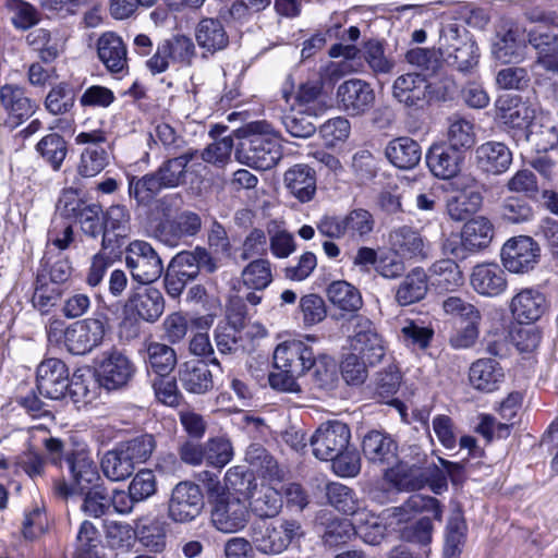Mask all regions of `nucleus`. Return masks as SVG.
I'll list each match as a JSON object with an SVG mask.
<instances>
[{
    "instance_id": "obj_1",
    "label": "nucleus",
    "mask_w": 558,
    "mask_h": 558,
    "mask_svg": "<svg viewBox=\"0 0 558 558\" xmlns=\"http://www.w3.org/2000/svg\"><path fill=\"white\" fill-rule=\"evenodd\" d=\"M245 135L235 148V158L248 167L269 170L282 158V146L279 136L265 121L247 124Z\"/></svg>"
},
{
    "instance_id": "obj_2",
    "label": "nucleus",
    "mask_w": 558,
    "mask_h": 558,
    "mask_svg": "<svg viewBox=\"0 0 558 558\" xmlns=\"http://www.w3.org/2000/svg\"><path fill=\"white\" fill-rule=\"evenodd\" d=\"M248 535L256 549L265 555H279L293 543L300 542L305 532L300 521L282 518L277 521L254 522Z\"/></svg>"
},
{
    "instance_id": "obj_3",
    "label": "nucleus",
    "mask_w": 558,
    "mask_h": 558,
    "mask_svg": "<svg viewBox=\"0 0 558 558\" xmlns=\"http://www.w3.org/2000/svg\"><path fill=\"white\" fill-rule=\"evenodd\" d=\"M165 311V298L155 287L138 288L129 296L120 325L121 333L135 338L140 333V322L155 323Z\"/></svg>"
},
{
    "instance_id": "obj_4",
    "label": "nucleus",
    "mask_w": 558,
    "mask_h": 558,
    "mask_svg": "<svg viewBox=\"0 0 558 558\" xmlns=\"http://www.w3.org/2000/svg\"><path fill=\"white\" fill-rule=\"evenodd\" d=\"M444 59L460 72H470L478 63V47L456 24L445 26L439 37Z\"/></svg>"
},
{
    "instance_id": "obj_5",
    "label": "nucleus",
    "mask_w": 558,
    "mask_h": 558,
    "mask_svg": "<svg viewBox=\"0 0 558 558\" xmlns=\"http://www.w3.org/2000/svg\"><path fill=\"white\" fill-rule=\"evenodd\" d=\"M107 329V316L99 313L92 318L75 322L64 329V343L71 353L86 354L101 344Z\"/></svg>"
},
{
    "instance_id": "obj_6",
    "label": "nucleus",
    "mask_w": 558,
    "mask_h": 558,
    "mask_svg": "<svg viewBox=\"0 0 558 558\" xmlns=\"http://www.w3.org/2000/svg\"><path fill=\"white\" fill-rule=\"evenodd\" d=\"M125 264L133 279L148 284L160 278L163 264L156 250L146 241L134 240L125 251Z\"/></svg>"
},
{
    "instance_id": "obj_7",
    "label": "nucleus",
    "mask_w": 558,
    "mask_h": 558,
    "mask_svg": "<svg viewBox=\"0 0 558 558\" xmlns=\"http://www.w3.org/2000/svg\"><path fill=\"white\" fill-rule=\"evenodd\" d=\"M75 143L86 145L81 153L77 172L84 178H93L100 173L109 163V144L102 130L81 132L75 136Z\"/></svg>"
},
{
    "instance_id": "obj_8",
    "label": "nucleus",
    "mask_w": 558,
    "mask_h": 558,
    "mask_svg": "<svg viewBox=\"0 0 558 558\" xmlns=\"http://www.w3.org/2000/svg\"><path fill=\"white\" fill-rule=\"evenodd\" d=\"M352 331L349 335L350 348L368 365L378 364L385 356V345L373 322L367 317L355 315L351 318Z\"/></svg>"
},
{
    "instance_id": "obj_9",
    "label": "nucleus",
    "mask_w": 558,
    "mask_h": 558,
    "mask_svg": "<svg viewBox=\"0 0 558 558\" xmlns=\"http://www.w3.org/2000/svg\"><path fill=\"white\" fill-rule=\"evenodd\" d=\"M213 525L222 533H236L250 521V512L245 502L238 496L227 493L219 495L211 507Z\"/></svg>"
},
{
    "instance_id": "obj_10",
    "label": "nucleus",
    "mask_w": 558,
    "mask_h": 558,
    "mask_svg": "<svg viewBox=\"0 0 558 558\" xmlns=\"http://www.w3.org/2000/svg\"><path fill=\"white\" fill-rule=\"evenodd\" d=\"M350 438L351 432L345 423L328 421L319 425L310 444L317 459L329 461L348 449Z\"/></svg>"
},
{
    "instance_id": "obj_11",
    "label": "nucleus",
    "mask_w": 558,
    "mask_h": 558,
    "mask_svg": "<svg viewBox=\"0 0 558 558\" xmlns=\"http://www.w3.org/2000/svg\"><path fill=\"white\" fill-rule=\"evenodd\" d=\"M204 508V497L198 485L183 481L178 483L168 502V517L175 523L196 519Z\"/></svg>"
},
{
    "instance_id": "obj_12",
    "label": "nucleus",
    "mask_w": 558,
    "mask_h": 558,
    "mask_svg": "<svg viewBox=\"0 0 558 558\" xmlns=\"http://www.w3.org/2000/svg\"><path fill=\"white\" fill-rule=\"evenodd\" d=\"M245 498L248 512L259 519L276 518L283 506L281 492L266 480L254 481L246 486Z\"/></svg>"
},
{
    "instance_id": "obj_13",
    "label": "nucleus",
    "mask_w": 558,
    "mask_h": 558,
    "mask_svg": "<svg viewBox=\"0 0 558 558\" xmlns=\"http://www.w3.org/2000/svg\"><path fill=\"white\" fill-rule=\"evenodd\" d=\"M497 116L501 123L519 133L524 141L529 140V128L535 118V109L518 96L504 95L496 102Z\"/></svg>"
},
{
    "instance_id": "obj_14",
    "label": "nucleus",
    "mask_w": 558,
    "mask_h": 558,
    "mask_svg": "<svg viewBox=\"0 0 558 558\" xmlns=\"http://www.w3.org/2000/svg\"><path fill=\"white\" fill-rule=\"evenodd\" d=\"M337 100L340 108L349 116L360 117L373 107L375 92L366 81L351 78L338 86Z\"/></svg>"
},
{
    "instance_id": "obj_15",
    "label": "nucleus",
    "mask_w": 558,
    "mask_h": 558,
    "mask_svg": "<svg viewBox=\"0 0 558 558\" xmlns=\"http://www.w3.org/2000/svg\"><path fill=\"white\" fill-rule=\"evenodd\" d=\"M539 257V247L530 236L508 240L501 248V260L506 269L514 274L534 268Z\"/></svg>"
},
{
    "instance_id": "obj_16",
    "label": "nucleus",
    "mask_w": 558,
    "mask_h": 558,
    "mask_svg": "<svg viewBox=\"0 0 558 558\" xmlns=\"http://www.w3.org/2000/svg\"><path fill=\"white\" fill-rule=\"evenodd\" d=\"M314 355L313 349L303 341H284L275 349L274 364L279 371L303 376L311 371Z\"/></svg>"
},
{
    "instance_id": "obj_17",
    "label": "nucleus",
    "mask_w": 558,
    "mask_h": 558,
    "mask_svg": "<svg viewBox=\"0 0 558 558\" xmlns=\"http://www.w3.org/2000/svg\"><path fill=\"white\" fill-rule=\"evenodd\" d=\"M69 386V369L61 360L47 359L38 365L36 387L41 396L59 400L65 396Z\"/></svg>"
},
{
    "instance_id": "obj_18",
    "label": "nucleus",
    "mask_w": 558,
    "mask_h": 558,
    "mask_svg": "<svg viewBox=\"0 0 558 558\" xmlns=\"http://www.w3.org/2000/svg\"><path fill=\"white\" fill-rule=\"evenodd\" d=\"M202 228L201 217L193 211H183L172 219L162 220L155 228V238L170 247L180 245L183 239L196 235Z\"/></svg>"
},
{
    "instance_id": "obj_19",
    "label": "nucleus",
    "mask_w": 558,
    "mask_h": 558,
    "mask_svg": "<svg viewBox=\"0 0 558 558\" xmlns=\"http://www.w3.org/2000/svg\"><path fill=\"white\" fill-rule=\"evenodd\" d=\"M135 367L130 359L119 351L104 355L98 366V380L108 390L124 387L132 379Z\"/></svg>"
},
{
    "instance_id": "obj_20",
    "label": "nucleus",
    "mask_w": 558,
    "mask_h": 558,
    "mask_svg": "<svg viewBox=\"0 0 558 558\" xmlns=\"http://www.w3.org/2000/svg\"><path fill=\"white\" fill-rule=\"evenodd\" d=\"M548 310V302L543 292L534 288H524L514 294L510 302V311L520 324H532L538 320Z\"/></svg>"
},
{
    "instance_id": "obj_21",
    "label": "nucleus",
    "mask_w": 558,
    "mask_h": 558,
    "mask_svg": "<svg viewBox=\"0 0 558 558\" xmlns=\"http://www.w3.org/2000/svg\"><path fill=\"white\" fill-rule=\"evenodd\" d=\"M470 283L480 295L489 298L502 294L508 287L506 272L496 263H483L474 266Z\"/></svg>"
},
{
    "instance_id": "obj_22",
    "label": "nucleus",
    "mask_w": 558,
    "mask_h": 558,
    "mask_svg": "<svg viewBox=\"0 0 558 558\" xmlns=\"http://www.w3.org/2000/svg\"><path fill=\"white\" fill-rule=\"evenodd\" d=\"M389 243L392 251L404 259H425L429 254V244L417 230L408 226L391 230Z\"/></svg>"
},
{
    "instance_id": "obj_23",
    "label": "nucleus",
    "mask_w": 558,
    "mask_h": 558,
    "mask_svg": "<svg viewBox=\"0 0 558 558\" xmlns=\"http://www.w3.org/2000/svg\"><path fill=\"white\" fill-rule=\"evenodd\" d=\"M421 512H432L436 521L442 520L440 502L435 497L422 494L411 495L401 506L387 509L385 514L390 520L389 524H400Z\"/></svg>"
},
{
    "instance_id": "obj_24",
    "label": "nucleus",
    "mask_w": 558,
    "mask_h": 558,
    "mask_svg": "<svg viewBox=\"0 0 558 558\" xmlns=\"http://www.w3.org/2000/svg\"><path fill=\"white\" fill-rule=\"evenodd\" d=\"M429 85L418 73H407L398 76L392 84V96L409 108H421L426 101Z\"/></svg>"
},
{
    "instance_id": "obj_25",
    "label": "nucleus",
    "mask_w": 558,
    "mask_h": 558,
    "mask_svg": "<svg viewBox=\"0 0 558 558\" xmlns=\"http://www.w3.org/2000/svg\"><path fill=\"white\" fill-rule=\"evenodd\" d=\"M463 155L446 144H434L426 154V163L438 179L448 180L456 177L461 168Z\"/></svg>"
},
{
    "instance_id": "obj_26",
    "label": "nucleus",
    "mask_w": 558,
    "mask_h": 558,
    "mask_svg": "<svg viewBox=\"0 0 558 558\" xmlns=\"http://www.w3.org/2000/svg\"><path fill=\"white\" fill-rule=\"evenodd\" d=\"M0 105L15 124L32 117L37 108L23 87L5 84L0 87Z\"/></svg>"
},
{
    "instance_id": "obj_27",
    "label": "nucleus",
    "mask_w": 558,
    "mask_h": 558,
    "mask_svg": "<svg viewBox=\"0 0 558 558\" xmlns=\"http://www.w3.org/2000/svg\"><path fill=\"white\" fill-rule=\"evenodd\" d=\"M475 161L483 172L497 175L509 169L512 153L504 143L490 141L476 148Z\"/></svg>"
},
{
    "instance_id": "obj_28",
    "label": "nucleus",
    "mask_w": 558,
    "mask_h": 558,
    "mask_svg": "<svg viewBox=\"0 0 558 558\" xmlns=\"http://www.w3.org/2000/svg\"><path fill=\"white\" fill-rule=\"evenodd\" d=\"M104 236L101 245L104 248L112 247V242L124 240L131 234V213L126 206L121 204L111 205L102 215Z\"/></svg>"
},
{
    "instance_id": "obj_29",
    "label": "nucleus",
    "mask_w": 558,
    "mask_h": 558,
    "mask_svg": "<svg viewBox=\"0 0 558 558\" xmlns=\"http://www.w3.org/2000/svg\"><path fill=\"white\" fill-rule=\"evenodd\" d=\"M283 184L289 193L301 203L311 202L317 190L316 172L307 165H294L284 172Z\"/></svg>"
},
{
    "instance_id": "obj_30",
    "label": "nucleus",
    "mask_w": 558,
    "mask_h": 558,
    "mask_svg": "<svg viewBox=\"0 0 558 558\" xmlns=\"http://www.w3.org/2000/svg\"><path fill=\"white\" fill-rule=\"evenodd\" d=\"M362 451L373 463H390L397 456L398 444L389 434L374 429L363 437Z\"/></svg>"
},
{
    "instance_id": "obj_31",
    "label": "nucleus",
    "mask_w": 558,
    "mask_h": 558,
    "mask_svg": "<svg viewBox=\"0 0 558 558\" xmlns=\"http://www.w3.org/2000/svg\"><path fill=\"white\" fill-rule=\"evenodd\" d=\"M504 376L502 367L493 359H480L472 363L469 369L470 385L483 392L496 390Z\"/></svg>"
},
{
    "instance_id": "obj_32",
    "label": "nucleus",
    "mask_w": 558,
    "mask_h": 558,
    "mask_svg": "<svg viewBox=\"0 0 558 558\" xmlns=\"http://www.w3.org/2000/svg\"><path fill=\"white\" fill-rule=\"evenodd\" d=\"M385 155L395 167L409 170L420 162L422 150L416 141L408 136H401L388 143Z\"/></svg>"
},
{
    "instance_id": "obj_33",
    "label": "nucleus",
    "mask_w": 558,
    "mask_h": 558,
    "mask_svg": "<svg viewBox=\"0 0 558 558\" xmlns=\"http://www.w3.org/2000/svg\"><path fill=\"white\" fill-rule=\"evenodd\" d=\"M98 57L105 66L113 73H119L126 66V48L122 38L114 33L102 34L97 41Z\"/></svg>"
},
{
    "instance_id": "obj_34",
    "label": "nucleus",
    "mask_w": 558,
    "mask_h": 558,
    "mask_svg": "<svg viewBox=\"0 0 558 558\" xmlns=\"http://www.w3.org/2000/svg\"><path fill=\"white\" fill-rule=\"evenodd\" d=\"M69 468L74 485L83 493L98 486L100 480L97 463L88 452L83 450L74 452L68 458Z\"/></svg>"
},
{
    "instance_id": "obj_35",
    "label": "nucleus",
    "mask_w": 558,
    "mask_h": 558,
    "mask_svg": "<svg viewBox=\"0 0 558 558\" xmlns=\"http://www.w3.org/2000/svg\"><path fill=\"white\" fill-rule=\"evenodd\" d=\"M198 157V151L187 149L177 157L165 160L157 169L161 183L167 189L178 187L186 181V174L190 170L189 165Z\"/></svg>"
},
{
    "instance_id": "obj_36",
    "label": "nucleus",
    "mask_w": 558,
    "mask_h": 558,
    "mask_svg": "<svg viewBox=\"0 0 558 558\" xmlns=\"http://www.w3.org/2000/svg\"><path fill=\"white\" fill-rule=\"evenodd\" d=\"M179 380L183 388L193 393H204L213 387V374L208 365L198 360L187 361L180 366Z\"/></svg>"
},
{
    "instance_id": "obj_37",
    "label": "nucleus",
    "mask_w": 558,
    "mask_h": 558,
    "mask_svg": "<svg viewBox=\"0 0 558 558\" xmlns=\"http://www.w3.org/2000/svg\"><path fill=\"white\" fill-rule=\"evenodd\" d=\"M195 38L198 46L210 53L226 49L229 44V36L223 24L211 17L203 19L197 24Z\"/></svg>"
},
{
    "instance_id": "obj_38",
    "label": "nucleus",
    "mask_w": 558,
    "mask_h": 558,
    "mask_svg": "<svg viewBox=\"0 0 558 558\" xmlns=\"http://www.w3.org/2000/svg\"><path fill=\"white\" fill-rule=\"evenodd\" d=\"M328 301L345 313H356L363 306L361 292L344 280L332 281L326 290Z\"/></svg>"
},
{
    "instance_id": "obj_39",
    "label": "nucleus",
    "mask_w": 558,
    "mask_h": 558,
    "mask_svg": "<svg viewBox=\"0 0 558 558\" xmlns=\"http://www.w3.org/2000/svg\"><path fill=\"white\" fill-rule=\"evenodd\" d=\"M27 44L45 63L53 62L64 49V41L58 34L45 28H36L26 36Z\"/></svg>"
},
{
    "instance_id": "obj_40",
    "label": "nucleus",
    "mask_w": 558,
    "mask_h": 558,
    "mask_svg": "<svg viewBox=\"0 0 558 558\" xmlns=\"http://www.w3.org/2000/svg\"><path fill=\"white\" fill-rule=\"evenodd\" d=\"M136 537L143 546L153 553H161L166 547V522L159 517H146L138 520Z\"/></svg>"
},
{
    "instance_id": "obj_41",
    "label": "nucleus",
    "mask_w": 558,
    "mask_h": 558,
    "mask_svg": "<svg viewBox=\"0 0 558 558\" xmlns=\"http://www.w3.org/2000/svg\"><path fill=\"white\" fill-rule=\"evenodd\" d=\"M529 43L538 51L537 62L548 71L558 72V35L531 31Z\"/></svg>"
},
{
    "instance_id": "obj_42",
    "label": "nucleus",
    "mask_w": 558,
    "mask_h": 558,
    "mask_svg": "<svg viewBox=\"0 0 558 558\" xmlns=\"http://www.w3.org/2000/svg\"><path fill=\"white\" fill-rule=\"evenodd\" d=\"M427 280L439 291H453L463 282L462 272L452 259H441L432 265Z\"/></svg>"
},
{
    "instance_id": "obj_43",
    "label": "nucleus",
    "mask_w": 558,
    "mask_h": 558,
    "mask_svg": "<svg viewBox=\"0 0 558 558\" xmlns=\"http://www.w3.org/2000/svg\"><path fill=\"white\" fill-rule=\"evenodd\" d=\"M386 478L401 490L421 489L427 482V475L422 468L404 462L387 470Z\"/></svg>"
},
{
    "instance_id": "obj_44",
    "label": "nucleus",
    "mask_w": 558,
    "mask_h": 558,
    "mask_svg": "<svg viewBox=\"0 0 558 558\" xmlns=\"http://www.w3.org/2000/svg\"><path fill=\"white\" fill-rule=\"evenodd\" d=\"M100 464L105 476L113 482L128 478L135 469V464L120 444L105 453Z\"/></svg>"
},
{
    "instance_id": "obj_45",
    "label": "nucleus",
    "mask_w": 558,
    "mask_h": 558,
    "mask_svg": "<svg viewBox=\"0 0 558 558\" xmlns=\"http://www.w3.org/2000/svg\"><path fill=\"white\" fill-rule=\"evenodd\" d=\"M427 292V275L423 268L416 267L400 283L396 300L401 306L421 301Z\"/></svg>"
},
{
    "instance_id": "obj_46",
    "label": "nucleus",
    "mask_w": 558,
    "mask_h": 558,
    "mask_svg": "<svg viewBox=\"0 0 558 558\" xmlns=\"http://www.w3.org/2000/svg\"><path fill=\"white\" fill-rule=\"evenodd\" d=\"M245 461L252 468V471L263 477V480L278 481L281 480V471L277 461L260 445L253 444L248 446L245 453Z\"/></svg>"
},
{
    "instance_id": "obj_47",
    "label": "nucleus",
    "mask_w": 558,
    "mask_h": 558,
    "mask_svg": "<svg viewBox=\"0 0 558 558\" xmlns=\"http://www.w3.org/2000/svg\"><path fill=\"white\" fill-rule=\"evenodd\" d=\"M494 229L485 217H476L469 220L462 230V243L472 251L486 247L493 239Z\"/></svg>"
},
{
    "instance_id": "obj_48",
    "label": "nucleus",
    "mask_w": 558,
    "mask_h": 558,
    "mask_svg": "<svg viewBox=\"0 0 558 558\" xmlns=\"http://www.w3.org/2000/svg\"><path fill=\"white\" fill-rule=\"evenodd\" d=\"M466 524L462 512L454 510L447 524L444 558H459L465 542Z\"/></svg>"
},
{
    "instance_id": "obj_49",
    "label": "nucleus",
    "mask_w": 558,
    "mask_h": 558,
    "mask_svg": "<svg viewBox=\"0 0 558 558\" xmlns=\"http://www.w3.org/2000/svg\"><path fill=\"white\" fill-rule=\"evenodd\" d=\"M362 57L371 71L375 74H389L393 71L396 62L386 53L384 43L378 39H368L361 49Z\"/></svg>"
},
{
    "instance_id": "obj_50",
    "label": "nucleus",
    "mask_w": 558,
    "mask_h": 558,
    "mask_svg": "<svg viewBox=\"0 0 558 558\" xmlns=\"http://www.w3.org/2000/svg\"><path fill=\"white\" fill-rule=\"evenodd\" d=\"M159 179L160 177L157 171L147 173L140 178H130V197H133L138 205H148L162 189H167Z\"/></svg>"
},
{
    "instance_id": "obj_51",
    "label": "nucleus",
    "mask_w": 558,
    "mask_h": 558,
    "mask_svg": "<svg viewBox=\"0 0 558 558\" xmlns=\"http://www.w3.org/2000/svg\"><path fill=\"white\" fill-rule=\"evenodd\" d=\"M272 279L271 264L264 258L252 260L241 272L242 283L250 290L264 291Z\"/></svg>"
},
{
    "instance_id": "obj_52",
    "label": "nucleus",
    "mask_w": 558,
    "mask_h": 558,
    "mask_svg": "<svg viewBox=\"0 0 558 558\" xmlns=\"http://www.w3.org/2000/svg\"><path fill=\"white\" fill-rule=\"evenodd\" d=\"M146 363L159 376L168 375L177 364L175 351L159 342H151L146 348Z\"/></svg>"
},
{
    "instance_id": "obj_53",
    "label": "nucleus",
    "mask_w": 558,
    "mask_h": 558,
    "mask_svg": "<svg viewBox=\"0 0 558 558\" xmlns=\"http://www.w3.org/2000/svg\"><path fill=\"white\" fill-rule=\"evenodd\" d=\"M323 84L318 81L301 84L294 96L292 108L317 117L323 111Z\"/></svg>"
},
{
    "instance_id": "obj_54",
    "label": "nucleus",
    "mask_w": 558,
    "mask_h": 558,
    "mask_svg": "<svg viewBox=\"0 0 558 558\" xmlns=\"http://www.w3.org/2000/svg\"><path fill=\"white\" fill-rule=\"evenodd\" d=\"M355 534L369 545H378L385 537L386 526L380 519L365 511H360L354 517Z\"/></svg>"
},
{
    "instance_id": "obj_55",
    "label": "nucleus",
    "mask_w": 558,
    "mask_h": 558,
    "mask_svg": "<svg viewBox=\"0 0 558 558\" xmlns=\"http://www.w3.org/2000/svg\"><path fill=\"white\" fill-rule=\"evenodd\" d=\"M36 150L54 171L61 168V165L68 154L66 142L57 133H50L44 136L37 143Z\"/></svg>"
},
{
    "instance_id": "obj_56",
    "label": "nucleus",
    "mask_w": 558,
    "mask_h": 558,
    "mask_svg": "<svg viewBox=\"0 0 558 558\" xmlns=\"http://www.w3.org/2000/svg\"><path fill=\"white\" fill-rule=\"evenodd\" d=\"M448 142L454 149H468L475 143L473 123L462 117L453 116L449 119Z\"/></svg>"
},
{
    "instance_id": "obj_57",
    "label": "nucleus",
    "mask_w": 558,
    "mask_h": 558,
    "mask_svg": "<svg viewBox=\"0 0 558 558\" xmlns=\"http://www.w3.org/2000/svg\"><path fill=\"white\" fill-rule=\"evenodd\" d=\"M482 205L478 192L461 193L447 202V213L451 219L462 221L475 213Z\"/></svg>"
},
{
    "instance_id": "obj_58",
    "label": "nucleus",
    "mask_w": 558,
    "mask_h": 558,
    "mask_svg": "<svg viewBox=\"0 0 558 558\" xmlns=\"http://www.w3.org/2000/svg\"><path fill=\"white\" fill-rule=\"evenodd\" d=\"M312 117L315 116L306 111L292 108L289 113H286L282 117V123L291 136L308 138L316 132V125L313 123L311 119Z\"/></svg>"
},
{
    "instance_id": "obj_59",
    "label": "nucleus",
    "mask_w": 558,
    "mask_h": 558,
    "mask_svg": "<svg viewBox=\"0 0 558 558\" xmlns=\"http://www.w3.org/2000/svg\"><path fill=\"white\" fill-rule=\"evenodd\" d=\"M205 462L214 468H225L233 458V447L229 439L215 437L205 444Z\"/></svg>"
},
{
    "instance_id": "obj_60",
    "label": "nucleus",
    "mask_w": 558,
    "mask_h": 558,
    "mask_svg": "<svg viewBox=\"0 0 558 558\" xmlns=\"http://www.w3.org/2000/svg\"><path fill=\"white\" fill-rule=\"evenodd\" d=\"M5 8L15 28L26 31L38 23V11L24 0H5Z\"/></svg>"
},
{
    "instance_id": "obj_61",
    "label": "nucleus",
    "mask_w": 558,
    "mask_h": 558,
    "mask_svg": "<svg viewBox=\"0 0 558 558\" xmlns=\"http://www.w3.org/2000/svg\"><path fill=\"white\" fill-rule=\"evenodd\" d=\"M327 497L330 505L344 514H353L355 517L360 512L353 490L340 483L327 485Z\"/></svg>"
},
{
    "instance_id": "obj_62",
    "label": "nucleus",
    "mask_w": 558,
    "mask_h": 558,
    "mask_svg": "<svg viewBox=\"0 0 558 558\" xmlns=\"http://www.w3.org/2000/svg\"><path fill=\"white\" fill-rule=\"evenodd\" d=\"M75 94L66 83H60L53 86L45 100L46 109L54 114H64L74 106Z\"/></svg>"
},
{
    "instance_id": "obj_63",
    "label": "nucleus",
    "mask_w": 558,
    "mask_h": 558,
    "mask_svg": "<svg viewBox=\"0 0 558 558\" xmlns=\"http://www.w3.org/2000/svg\"><path fill=\"white\" fill-rule=\"evenodd\" d=\"M347 235L364 239L371 234L375 227L373 215L363 208H356L344 216Z\"/></svg>"
},
{
    "instance_id": "obj_64",
    "label": "nucleus",
    "mask_w": 558,
    "mask_h": 558,
    "mask_svg": "<svg viewBox=\"0 0 558 558\" xmlns=\"http://www.w3.org/2000/svg\"><path fill=\"white\" fill-rule=\"evenodd\" d=\"M76 539V555L78 558H101L98 551L100 543L98 530L92 522H82Z\"/></svg>"
}]
</instances>
